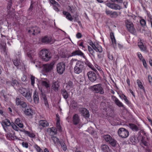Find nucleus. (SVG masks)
<instances>
[{
	"label": "nucleus",
	"instance_id": "680f3d73",
	"mask_svg": "<svg viewBox=\"0 0 152 152\" xmlns=\"http://www.w3.org/2000/svg\"><path fill=\"white\" fill-rule=\"evenodd\" d=\"M112 12L113 11H112L108 10H106L105 11V13L107 15L110 16Z\"/></svg>",
	"mask_w": 152,
	"mask_h": 152
},
{
	"label": "nucleus",
	"instance_id": "412c9836",
	"mask_svg": "<svg viewBox=\"0 0 152 152\" xmlns=\"http://www.w3.org/2000/svg\"><path fill=\"white\" fill-rule=\"evenodd\" d=\"M85 60L84 61L85 64L86 65L88 66L89 68L93 70L95 72L97 71L96 69L94 68L93 65L88 60L86 57L85 56Z\"/></svg>",
	"mask_w": 152,
	"mask_h": 152
},
{
	"label": "nucleus",
	"instance_id": "49530a36",
	"mask_svg": "<svg viewBox=\"0 0 152 152\" xmlns=\"http://www.w3.org/2000/svg\"><path fill=\"white\" fill-rule=\"evenodd\" d=\"M130 140L132 143H135L137 141L134 135L132 136L130 138Z\"/></svg>",
	"mask_w": 152,
	"mask_h": 152
},
{
	"label": "nucleus",
	"instance_id": "338daca9",
	"mask_svg": "<svg viewBox=\"0 0 152 152\" xmlns=\"http://www.w3.org/2000/svg\"><path fill=\"white\" fill-rule=\"evenodd\" d=\"M22 145L23 147H25L26 148L28 147V144L27 142H23L22 143Z\"/></svg>",
	"mask_w": 152,
	"mask_h": 152
},
{
	"label": "nucleus",
	"instance_id": "7ed1b4c3",
	"mask_svg": "<svg viewBox=\"0 0 152 152\" xmlns=\"http://www.w3.org/2000/svg\"><path fill=\"white\" fill-rule=\"evenodd\" d=\"M92 91L95 93H99L100 94H103L104 93V91L102 85L101 84L94 85L91 87Z\"/></svg>",
	"mask_w": 152,
	"mask_h": 152
},
{
	"label": "nucleus",
	"instance_id": "052dcab7",
	"mask_svg": "<svg viewBox=\"0 0 152 152\" xmlns=\"http://www.w3.org/2000/svg\"><path fill=\"white\" fill-rule=\"evenodd\" d=\"M96 69L99 71L100 73L102 74H104L103 71L102 70L100 67L98 65H97V66H96Z\"/></svg>",
	"mask_w": 152,
	"mask_h": 152
},
{
	"label": "nucleus",
	"instance_id": "f8f14e48",
	"mask_svg": "<svg viewBox=\"0 0 152 152\" xmlns=\"http://www.w3.org/2000/svg\"><path fill=\"white\" fill-rule=\"evenodd\" d=\"M65 65L64 62H61L58 65V73L60 75L62 74L65 70Z\"/></svg>",
	"mask_w": 152,
	"mask_h": 152
},
{
	"label": "nucleus",
	"instance_id": "9b49d317",
	"mask_svg": "<svg viewBox=\"0 0 152 152\" xmlns=\"http://www.w3.org/2000/svg\"><path fill=\"white\" fill-rule=\"evenodd\" d=\"M16 104L17 106L20 105V107L23 109L27 108V104L26 103L21 100L19 97H17L16 99Z\"/></svg>",
	"mask_w": 152,
	"mask_h": 152
},
{
	"label": "nucleus",
	"instance_id": "4be33fe9",
	"mask_svg": "<svg viewBox=\"0 0 152 152\" xmlns=\"http://www.w3.org/2000/svg\"><path fill=\"white\" fill-rule=\"evenodd\" d=\"M33 100L35 104H38L39 102V97L38 93L36 91H35L33 94Z\"/></svg>",
	"mask_w": 152,
	"mask_h": 152
},
{
	"label": "nucleus",
	"instance_id": "3c124183",
	"mask_svg": "<svg viewBox=\"0 0 152 152\" xmlns=\"http://www.w3.org/2000/svg\"><path fill=\"white\" fill-rule=\"evenodd\" d=\"M141 141L144 145L145 146H147V143L144 140V137H142Z\"/></svg>",
	"mask_w": 152,
	"mask_h": 152
},
{
	"label": "nucleus",
	"instance_id": "473e14b6",
	"mask_svg": "<svg viewBox=\"0 0 152 152\" xmlns=\"http://www.w3.org/2000/svg\"><path fill=\"white\" fill-rule=\"evenodd\" d=\"M101 149L104 152H109V147L106 145L103 144L101 146Z\"/></svg>",
	"mask_w": 152,
	"mask_h": 152
},
{
	"label": "nucleus",
	"instance_id": "5fc2aeb1",
	"mask_svg": "<svg viewBox=\"0 0 152 152\" xmlns=\"http://www.w3.org/2000/svg\"><path fill=\"white\" fill-rule=\"evenodd\" d=\"M137 55L138 58H139L140 61H142V60H143V59H144L143 56H142V55L141 54L140 52L137 53Z\"/></svg>",
	"mask_w": 152,
	"mask_h": 152
},
{
	"label": "nucleus",
	"instance_id": "2f4dec72",
	"mask_svg": "<svg viewBox=\"0 0 152 152\" xmlns=\"http://www.w3.org/2000/svg\"><path fill=\"white\" fill-rule=\"evenodd\" d=\"M51 41V39L48 36H45L42 39V42L48 43Z\"/></svg>",
	"mask_w": 152,
	"mask_h": 152
},
{
	"label": "nucleus",
	"instance_id": "bf43d9fd",
	"mask_svg": "<svg viewBox=\"0 0 152 152\" xmlns=\"http://www.w3.org/2000/svg\"><path fill=\"white\" fill-rule=\"evenodd\" d=\"M123 3V4L124 6V7L125 8H126L127 7V6L128 5V1L127 0H123V2L122 3Z\"/></svg>",
	"mask_w": 152,
	"mask_h": 152
},
{
	"label": "nucleus",
	"instance_id": "c756f323",
	"mask_svg": "<svg viewBox=\"0 0 152 152\" xmlns=\"http://www.w3.org/2000/svg\"><path fill=\"white\" fill-rule=\"evenodd\" d=\"M129 126L131 129L134 131H138L139 130L138 127L134 124H129Z\"/></svg>",
	"mask_w": 152,
	"mask_h": 152
},
{
	"label": "nucleus",
	"instance_id": "a211bd4d",
	"mask_svg": "<svg viewBox=\"0 0 152 152\" xmlns=\"http://www.w3.org/2000/svg\"><path fill=\"white\" fill-rule=\"evenodd\" d=\"M31 96L32 92L29 91H27L26 93L23 95L28 101L30 102L32 101Z\"/></svg>",
	"mask_w": 152,
	"mask_h": 152
},
{
	"label": "nucleus",
	"instance_id": "e433bc0d",
	"mask_svg": "<svg viewBox=\"0 0 152 152\" xmlns=\"http://www.w3.org/2000/svg\"><path fill=\"white\" fill-rule=\"evenodd\" d=\"M41 84L42 86L45 87L46 88H48L50 87V85L48 81L42 80Z\"/></svg>",
	"mask_w": 152,
	"mask_h": 152
},
{
	"label": "nucleus",
	"instance_id": "f704fd0d",
	"mask_svg": "<svg viewBox=\"0 0 152 152\" xmlns=\"http://www.w3.org/2000/svg\"><path fill=\"white\" fill-rule=\"evenodd\" d=\"M137 83L138 85V87L139 88L141 89H142L143 90V91L145 92V89L144 88V87L143 86L142 84L140 81V80L138 79L137 80Z\"/></svg>",
	"mask_w": 152,
	"mask_h": 152
},
{
	"label": "nucleus",
	"instance_id": "4c0bfd02",
	"mask_svg": "<svg viewBox=\"0 0 152 152\" xmlns=\"http://www.w3.org/2000/svg\"><path fill=\"white\" fill-rule=\"evenodd\" d=\"M49 1L50 3L53 5L54 9L56 11L57 10V7L56 6L57 5L56 2L54 0H49Z\"/></svg>",
	"mask_w": 152,
	"mask_h": 152
},
{
	"label": "nucleus",
	"instance_id": "20e7f679",
	"mask_svg": "<svg viewBox=\"0 0 152 152\" xmlns=\"http://www.w3.org/2000/svg\"><path fill=\"white\" fill-rule=\"evenodd\" d=\"M80 117L77 114H75L72 118V124L76 126V128L80 129L82 126L83 124L80 122Z\"/></svg>",
	"mask_w": 152,
	"mask_h": 152
},
{
	"label": "nucleus",
	"instance_id": "79ce46f5",
	"mask_svg": "<svg viewBox=\"0 0 152 152\" xmlns=\"http://www.w3.org/2000/svg\"><path fill=\"white\" fill-rule=\"evenodd\" d=\"M19 91L20 92L22 95L23 96L26 93L27 91L25 88L21 87L19 89Z\"/></svg>",
	"mask_w": 152,
	"mask_h": 152
},
{
	"label": "nucleus",
	"instance_id": "603ef678",
	"mask_svg": "<svg viewBox=\"0 0 152 152\" xmlns=\"http://www.w3.org/2000/svg\"><path fill=\"white\" fill-rule=\"evenodd\" d=\"M27 56L31 59L33 58V54L32 53L31 51H29L27 52Z\"/></svg>",
	"mask_w": 152,
	"mask_h": 152
},
{
	"label": "nucleus",
	"instance_id": "6ab92c4d",
	"mask_svg": "<svg viewBox=\"0 0 152 152\" xmlns=\"http://www.w3.org/2000/svg\"><path fill=\"white\" fill-rule=\"evenodd\" d=\"M47 131L49 134L53 136L56 134L57 132V129L54 127L48 128L47 129Z\"/></svg>",
	"mask_w": 152,
	"mask_h": 152
},
{
	"label": "nucleus",
	"instance_id": "5701e85b",
	"mask_svg": "<svg viewBox=\"0 0 152 152\" xmlns=\"http://www.w3.org/2000/svg\"><path fill=\"white\" fill-rule=\"evenodd\" d=\"M25 109L24 111L25 114L27 115H32L33 113L32 109L29 107H27Z\"/></svg>",
	"mask_w": 152,
	"mask_h": 152
},
{
	"label": "nucleus",
	"instance_id": "f257e3e1",
	"mask_svg": "<svg viewBox=\"0 0 152 152\" xmlns=\"http://www.w3.org/2000/svg\"><path fill=\"white\" fill-rule=\"evenodd\" d=\"M70 64L71 66L75 65L74 72L76 74H79L84 69V64L80 61L72 58L70 61Z\"/></svg>",
	"mask_w": 152,
	"mask_h": 152
},
{
	"label": "nucleus",
	"instance_id": "69168bd1",
	"mask_svg": "<svg viewBox=\"0 0 152 152\" xmlns=\"http://www.w3.org/2000/svg\"><path fill=\"white\" fill-rule=\"evenodd\" d=\"M73 83L71 81H69L67 84V86H69V88L72 87Z\"/></svg>",
	"mask_w": 152,
	"mask_h": 152
},
{
	"label": "nucleus",
	"instance_id": "4468645a",
	"mask_svg": "<svg viewBox=\"0 0 152 152\" xmlns=\"http://www.w3.org/2000/svg\"><path fill=\"white\" fill-rule=\"evenodd\" d=\"M112 98L115 104L120 107H122L124 109L125 108L123 104L115 96H112Z\"/></svg>",
	"mask_w": 152,
	"mask_h": 152
},
{
	"label": "nucleus",
	"instance_id": "b1692460",
	"mask_svg": "<svg viewBox=\"0 0 152 152\" xmlns=\"http://www.w3.org/2000/svg\"><path fill=\"white\" fill-rule=\"evenodd\" d=\"M63 13L65 16L66 18L70 21H72L73 20V18L70 14L66 11H64Z\"/></svg>",
	"mask_w": 152,
	"mask_h": 152
},
{
	"label": "nucleus",
	"instance_id": "72a5a7b5",
	"mask_svg": "<svg viewBox=\"0 0 152 152\" xmlns=\"http://www.w3.org/2000/svg\"><path fill=\"white\" fill-rule=\"evenodd\" d=\"M61 93L65 99H67L68 97V94L66 91L64 89L62 90Z\"/></svg>",
	"mask_w": 152,
	"mask_h": 152
},
{
	"label": "nucleus",
	"instance_id": "cd10ccee",
	"mask_svg": "<svg viewBox=\"0 0 152 152\" xmlns=\"http://www.w3.org/2000/svg\"><path fill=\"white\" fill-rule=\"evenodd\" d=\"M119 96L121 99H124V100L127 104H130V102L129 101L127 97L124 94H121L119 95Z\"/></svg>",
	"mask_w": 152,
	"mask_h": 152
},
{
	"label": "nucleus",
	"instance_id": "393cba45",
	"mask_svg": "<svg viewBox=\"0 0 152 152\" xmlns=\"http://www.w3.org/2000/svg\"><path fill=\"white\" fill-rule=\"evenodd\" d=\"M39 126H41L42 127H47L49 125L48 123L46 121L41 120L39 122Z\"/></svg>",
	"mask_w": 152,
	"mask_h": 152
},
{
	"label": "nucleus",
	"instance_id": "37998d69",
	"mask_svg": "<svg viewBox=\"0 0 152 152\" xmlns=\"http://www.w3.org/2000/svg\"><path fill=\"white\" fill-rule=\"evenodd\" d=\"M118 12L115 11H113L110 17L111 18H116L118 16Z\"/></svg>",
	"mask_w": 152,
	"mask_h": 152
},
{
	"label": "nucleus",
	"instance_id": "774afa93",
	"mask_svg": "<svg viewBox=\"0 0 152 152\" xmlns=\"http://www.w3.org/2000/svg\"><path fill=\"white\" fill-rule=\"evenodd\" d=\"M96 43L97 42H96L93 43L91 41V40L89 44L92 47V48H94L95 47L94 46L96 45Z\"/></svg>",
	"mask_w": 152,
	"mask_h": 152
},
{
	"label": "nucleus",
	"instance_id": "f3484780",
	"mask_svg": "<svg viewBox=\"0 0 152 152\" xmlns=\"http://www.w3.org/2000/svg\"><path fill=\"white\" fill-rule=\"evenodd\" d=\"M11 86H12L15 89H18L20 87V84L17 80L12 78V80Z\"/></svg>",
	"mask_w": 152,
	"mask_h": 152
},
{
	"label": "nucleus",
	"instance_id": "39448f33",
	"mask_svg": "<svg viewBox=\"0 0 152 152\" xmlns=\"http://www.w3.org/2000/svg\"><path fill=\"white\" fill-rule=\"evenodd\" d=\"M118 133L119 136L122 138H125L128 137L129 135V133L128 131L124 128H120L118 131Z\"/></svg>",
	"mask_w": 152,
	"mask_h": 152
},
{
	"label": "nucleus",
	"instance_id": "f03ea898",
	"mask_svg": "<svg viewBox=\"0 0 152 152\" xmlns=\"http://www.w3.org/2000/svg\"><path fill=\"white\" fill-rule=\"evenodd\" d=\"M39 57L42 61H47L50 59L49 50L46 49H42L39 52Z\"/></svg>",
	"mask_w": 152,
	"mask_h": 152
},
{
	"label": "nucleus",
	"instance_id": "de8ad7c7",
	"mask_svg": "<svg viewBox=\"0 0 152 152\" xmlns=\"http://www.w3.org/2000/svg\"><path fill=\"white\" fill-rule=\"evenodd\" d=\"M34 147L38 152H43L42 149L37 145H35Z\"/></svg>",
	"mask_w": 152,
	"mask_h": 152
},
{
	"label": "nucleus",
	"instance_id": "dca6fc26",
	"mask_svg": "<svg viewBox=\"0 0 152 152\" xmlns=\"http://www.w3.org/2000/svg\"><path fill=\"white\" fill-rule=\"evenodd\" d=\"M12 1L11 0H10L8 4L7 8L8 10V14L10 15H12L15 11V9L11 8Z\"/></svg>",
	"mask_w": 152,
	"mask_h": 152
},
{
	"label": "nucleus",
	"instance_id": "ea45409f",
	"mask_svg": "<svg viewBox=\"0 0 152 152\" xmlns=\"http://www.w3.org/2000/svg\"><path fill=\"white\" fill-rule=\"evenodd\" d=\"M88 50L90 53L93 56H94L95 52L92 48L89 46H88Z\"/></svg>",
	"mask_w": 152,
	"mask_h": 152
},
{
	"label": "nucleus",
	"instance_id": "13d9d810",
	"mask_svg": "<svg viewBox=\"0 0 152 152\" xmlns=\"http://www.w3.org/2000/svg\"><path fill=\"white\" fill-rule=\"evenodd\" d=\"M41 99L44 100V101L47 100V98L46 97L45 95L44 94H43L42 92L41 93Z\"/></svg>",
	"mask_w": 152,
	"mask_h": 152
},
{
	"label": "nucleus",
	"instance_id": "bb28decb",
	"mask_svg": "<svg viewBox=\"0 0 152 152\" xmlns=\"http://www.w3.org/2000/svg\"><path fill=\"white\" fill-rule=\"evenodd\" d=\"M1 124L3 126H10L12 125L9 120L7 119H5L4 120H3L1 121Z\"/></svg>",
	"mask_w": 152,
	"mask_h": 152
},
{
	"label": "nucleus",
	"instance_id": "4d7b16f0",
	"mask_svg": "<svg viewBox=\"0 0 152 152\" xmlns=\"http://www.w3.org/2000/svg\"><path fill=\"white\" fill-rule=\"evenodd\" d=\"M26 31L30 34L32 35V32H33V27L31 28H30L29 29H27Z\"/></svg>",
	"mask_w": 152,
	"mask_h": 152
},
{
	"label": "nucleus",
	"instance_id": "c9c22d12",
	"mask_svg": "<svg viewBox=\"0 0 152 152\" xmlns=\"http://www.w3.org/2000/svg\"><path fill=\"white\" fill-rule=\"evenodd\" d=\"M13 62L14 65L16 66H18L21 64L20 60L18 58H16L15 60H13Z\"/></svg>",
	"mask_w": 152,
	"mask_h": 152
},
{
	"label": "nucleus",
	"instance_id": "1a4fd4ad",
	"mask_svg": "<svg viewBox=\"0 0 152 152\" xmlns=\"http://www.w3.org/2000/svg\"><path fill=\"white\" fill-rule=\"evenodd\" d=\"M125 23L128 30L131 33L134 32L135 30L132 22L129 20H125Z\"/></svg>",
	"mask_w": 152,
	"mask_h": 152
},
{
	"label": "nucleus",
	"instance_id": "6e6552de",
	"mask_svg": "<svg viewBox=\"0 0 152 152\" xmlns=\"http://www.w3.org/2000/svg\"><path fill=\"white\" fill-rule=\"evenodd\" d=\"M55 61H53L50 64H43L42 65L43 71L48 72L50 71L53 68V65L55 64Z\"/></svg>",
	"mask_w": 152,
	"mask_h": 152
},
{
	"label": "nucleus",
	"instance_id": "09e8293b",
	"mask_svg": "<svg viewBox=\"0 0 152 152\" xmlns=\"http://www.w3.org/2000/svg\"><path fill=\"white\" fill-rule=\"evenodd\" d=\"M51 137V140L52 141L54 142V144H56L57 142V137L56 136H54V135L52 136Z\"/></svg>",
	"mask_w": 152,
	"mask_h": 152
},
{
	"label": "nucleus",
	"instance_id": "aec40b11",
	"mask_svg": "<svg viewBox=\"0 0 152 152\" xmlns=\"http://www.w3.org/2000/svg\"><path fill=\"white\" fill-rule=\"evenodd\" d=\"M93 49L96 52L101 53L103 52V49L101 46L99 45L98 43H96V44Z\"/></svg>",
	"mask_w": 152,
	"mask_h": 152
},
{
	"label": "nucleus",
	"instance_id": "8fccbe9b",
	"mask_svg": "<svg viewBox=\"0 0 152 152\" xmlns=\"http://www.w3.org/2000/svg\"><path fill=\"white\" fill-rule=\"evenodd\" d=\"M30 79L31 81V84L32 86H34L35 83V77L33 75H31V77Z\"/></svg>",
	"mask_w": 152,
	"mask_h": 152
},
{
	"label": "nucleus",
	"instance_id": "6e6d98bb",
	"mask_svg": "<svg viewBox=\"0 0 152 152\" xmlns=\"http://www.w3.org/2000/svg\"><path fill=\"white\" fill-rule=\"evenodd\" d=\"M107 56L109 59L111 60L113 59V55L110 54L109 52H107Z\"/></svg>",
	"mask_w": 152,
	"mask_h": 152
},
{
	"label": "nucleus",
	"instance_id": "864d4df0",
	"mask_svg": "<svg viewBox=\"0 0 152 152\" xmlns=\"http://www.w3.org/2000/svg\"><path fill=\"white\" fill-rule=\"evenodd\" d=\"M11 126L16 131H18L19 129V128L13 123L12 124Z\"/></svg>",
	"mask_w": 152,
	"mask_h": 152
},
{
	"label": "nucleus",
	"instance_id": "c03bdc74",
	"mask_svg": "<svg viewBox=\"0 0 152 152\" xmlns=\"http://www.w3.org/2000/svg\"><path fill=\"white\" fill-rule=\"evenodd\" d=\"M140 23L142 26V27L145 26H146V21L143 19H142L140 20Z\"/></svg>",
	"mask_w": 152,
	"mask_h": 152
},
{
	"label": "nucleus",
	"instance_id": "a18cd8bd",
	"mask_svg": "<svg viewBox=\"0 0 152 152\" xmlns=\"http://www.w3.org/2000/svg\"><path fill=\"white\" fill-rule=\"evenodd\" d=\"M24 132L31 137H34L35 136V135L34 134L31 133L28 131L24 130Z\"/></svg>",
	"mask_w": 152,
	"mask_h": 152
},
{
	"label": "nucleus",
	"instance_id": "7c9ffc66",
	"mask_svg": "<svg viewBox=\"0 0 152 152\" xmlns=\"http://www.w3.org/2000/svg\"><path fill=\"white\" fill-rule=\"evenodd\" d=\"M33 32H32V35H34L38 34L40 32V28L38 27H33Z\"/></svg>",
	"mask_w": 152,
	"mask_h": 152
},
{
	"label": "nucleus",
	"instance_id": "58836bf2",
	"mask_svg": "<svg viewBox=\"0 0 152 152\" xmlns=\"http://www.w3.org/2000/svg\"><path fill=\"white\" fill-rule=\"evenodd\" d=\"M57 81L53 80L52 86V89L55 91H57Z\"/></svg>",
	"mask_w": 152,
	"mask_h": 152
},
{
	"label": "nucleus",
	"instance_id": "ddd939ff",
	"mask_svg": "<svg viewBox=\"0 0 152 152\" xmlns=\"http://www.w3.org/2000/svg\"><path fill=\"white\" fill-rule=\"evenodd\" d=\"M80 56L84 58H85L86 56L84 53L79 49L73 51L71 53V56Z\"/></svg>",
	"mask_w": 152,
	"mask_h": 152
},
{
	"label": "nucleus",
	"instance_id": "423d86ee",
	"mask_svg": "<svg viewBox=\"0 0 152 152\" xmlns=\"http://www.w3.org/2000/svg\"><path fill=\"white\" fill-rule=\"evenodd\" d=\"M104 139L107 143L110 144L112 146H115L116 144L115 140L109 134L103 136Z\"/></svg>",
	"mask_w": 152,
	"mask_h": 152
},
{
	"label": "nucleus",
	"instance_id": "0e129e2a",
	"mask_svg": "<svg viewBox=\"0 0 152 152\" xmlns=\"http://www.w3.org/2000/svg\"><path fill=\"white\" fill-rule=\"evenodd\" d=\"M148 21H150L151 23H152V16L150 14H148Z\"/></svg>",
	"mask_w": 152,
	"mask_h": 152
},
{
	"label": "nucleus",
	"instance_id": "a19ab883",
	"mask_svg": "<svg viewBox=\"0 0 152 152\" xmlns=\"http://www.w3.org/2000/svg\"><path fill=\"white\" fill-rule=\"evenodd\" d=\"M59 144L61 146V147L63 150L64 151H66V146L63 141H60Z\"/></svg>",
	"mask_w": 152,
	"mask_h": 152
},
{
	"label": "nucleus",
	"instance_id": "9d476101",
	"mask_svg": "<svg viewBox=\"0 0 152 152\" xmlns=\"http://www.w3.org/2000/svg\"><path fill=\"white\" fill-rule=\"evenodd\" d=\"M87 75L89 80L91 82H94L96 80L97 76L94 72L92 71L88 72L87 73Z\"/></svg>",
	"mask_w": 152,
	"mask_h": 152
},
{
	"label": "nucleus",
	"instance_id": "c85d7f7f",
	"mask_svg": "<svg viewBox=\"0 0 152 152\" xmlns=\"http://www.w3.org/2000/svg\"><path fill=\"white\" fill-rule=\"evenodd\" d=\"M110 37L113 47L115 48L116 46V42L113 33L111 32L110 33Z\"/></svg>",
	"mask_w": 152,
	"mask_h": 152
},
{
	"label": "nucleus",
	"instance_id": "e2e57ef3",
	"mask_svg": "<svg viewBox=\"0 0 152 152\" xmlns=\"http://www.w3.org/2000/svg\"><path fill=\"white\" fill-rule=\"evenodd\" d=\"M142 62L143 65L145 68H147V64L146 63V61L145 59H143L142 60Z\"/></svg>",
	"mask_w": 152,
	"mask_h": 152
},
{
	"label": "nucleus",
	"instance_id": "a878e982",
	"mask_svg": "<svg viewBox=\"0 0 152 152\" xmlns=\"http://www.w3.org/2000/svg\"><path fill=\"white\" fill-rule=\"evenodd\" d=\"M138 45L140 50L143 51H145L147 48L145 46L142 42H139L138 43Z\"/></svg>",
	"mask_w": 152,
	"mask_h": 152
},
{
	"label": "nucleus",
	"instance_id": "0eeeda50",
	"mask_svg": "<svg viewBox=\"0 0 152 152\" xmlns=\"http://www.w3.org/2000/svg\"><path fill=\"white\" fill-rule=\"evenodd\" d=\"M115 2H107L106 3V5L110 8L115 10H120L122 9L121 6L118 4L115 3Z\"/></svg>",
	"mask_w": 152,
	"mask_h": 152
},
{
	"label": "nucleus",
	"instance_id": "2eb2a0df",
	"mask_svg": "<svg viewBox=\"0 0 152 152\" xmlns=\"http://www.w3.org/2000/svg\"><path fill=\"white\" fill-rule=\"evenodd\" d=\"M81 115L85 118H88L90 116L88 111L86 108H82L80 109Z\"/></svg>",
	"mask_w": 152,
	"mask_h": 152
}]
</instances>
